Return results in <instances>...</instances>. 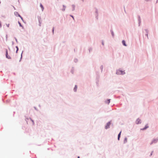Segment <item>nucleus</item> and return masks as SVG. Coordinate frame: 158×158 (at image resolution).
<instances>
[{
	"mask_svg": "<svg viewBox=\"0 0 158 158\" xmlns=\"http://www.w3.org/2000/svg\"><path fill=\"white\" fill-rule=\"evenodd\" d=\"M65 8H66L65 6H63V10H63V11H64V10H65Z\"/></svg>",
	"mask_w": 158,
	"mask_h": 158,
	"instance_id": "f8f14e48",
	"label": "nucleus"
},
{
	"mask_svg": "<svg viewBox=\"0 0 158 158\" xmlns=\"http://www.w3.org/2000/svg\"><path fill=\"white\" fill-rule=\"evenodd\" d=\"M6 57L7 58L9 59H11V57H10V56H8V51H7V49L6 50Z\"/></svg>",
	"mask_w": 158,
	"mask_h": 158,
	"instance_id": "f257e3e1",
	"label": "nucleus"
},
{
	"mask_svg": "<svg viewBox=\"0 0 158 158\" xmlns=\"http://www.w3.org/2000/svg\"><path fill=\"white\" fill-rule=\"evenodd\" d=\"M122 42L124 46H127V45L126 44L125 41L124 40H123Z\"/></svg>",
	"mask_w": 158,
	"mask_h": 158,
	"instance_id": "423d86ee",
	"label": "nucleus"
},
{
	"mask_svg": "<svg viewBox=\"0 0 158 158\" xmlns=\"http://www.w3.org/2000/svg\"><path fill=\"white\" fill-rule=\"evenodd\" d=\"M102 45H104V44H103V43H102Z\"/></svg>",
	"mask_w": 158,
	"mask_h": 158,
	"instance_id": "aec40b11",
	"label": "nucleus"
},
{
	"mask_svg": "<svg viewBox=\"0 0 158 158\" xmlns=\"http://www.w3.org/2000/svg\"><path fill=\"white\" fill-rule=\"evenodd\" d=\"M117 73H118L119 74H123L124 73L123 72L121 71H120V70L118 71H117Z\"/></svg>",
	"mask_w": 158,
	"mask_h": 158,
	"instance_id": "20e7f679",
	"label": "nucleus"
},
{
	"mask_svg": "<svg viewBox=\"0 0 158 158\" xmlns=\"http://www.w3.org/2000/svg\"><path fill=\"white\" fill-rule=\"evenodd\" d=\"M1 3V2H0V4Z\"/></svg>",
	"mask_w": 158,
	"mask_h": 158,
	"instance_id": "412c9836",
	"label": "nucleus"
},
{
	"mask_svg": "<svg viewBox=\"0 0 158 158\" xmlns=\"http://www.w3.org/2000/svg\"><path fill=\"white\" fill-rule=\"evenodd\" d=\"M77 85H75L74 88V91L76 92L77 91Z\"/></svg>",
	"mask_w": 158,
	"mask_h": 158,
	"instance_id": "9b49d317",
	"label": "nucleus"
},
{
	"mask_svg": "<svg viewBox=\"0 0 158 158\" xmlns=\"http://www.w3.org/2000/svg\"><path fill=\"white\" fill-rule=\"evenodd\" d=\"M110 122H108L107 123L106 126H105V128L107 129L110 126Z\"/></svg>",
	"mask_w": 158,
	"mask_h": 158,
	"instance_id": "f03ea898",
	"label": "nucleus"
},
{
	"mask_svg": "<svg viewBox=\"0 0 158 158\" xmlns=\"http://www.w3.org/2000/svg\"><path fill=\"white\" fill-rule=\"evenodd\" d=\"M40 6L42 9V11H43L44 10V7L42 5V4L41 3H40Z\"/></svg>",
	"mask_w": 158,
	"mask_h": 158,
	"instance_id": "39448f33",
	"label": "nucleus"
},
{
	"mask_svg": "<svg viewBox=\"0 0 158 158\" xmlns=\"http://www.w3.org/2000/svg\"><path fill=\"white\" fill-rule=\"evenodd\" d=\"M18 16H19V17H20L21 18V19H23L21 17V16L19 15V14Z\"/></svg>",
	"mask_w": 158,
	"mask_h": 158,
	"instance_id": "2eb2a0df",
	"label": "nucleus"
},
{
	"mask_svg": "<svg viewBox=\"0 0 158 158\" xmlns=\"http://www.w3.org/2000/svg\"><path fill=\"white\" fill-rule=\"evenodd\" d=\"M148 127L147 126V125H146V126H145V127L144 128H143V129H141V130H144Z\"/></svg>",
	"mask_w": 158,
	"mask_h": 158,
	"instance_id": "1a4fd4ad",
	"label": "nucleus"
},
{
	"mask_svg": "<svg viewBox=\"0 0 158 158\" xmlns=\"http://www.w3.org/2000/svg\"><path fill=\"white\" fill-rule=\"evenodd\" d=\"M28 120H29V121H31V122H32V125H33L34 124V121L31 119L30 118L29 119H28Z\"/></svg>",
	"mask_w": 158,
	"mask_h": 158,
	"instance_id": "6e6552de",
	"label": "nucleus"
},
{
	"mask_svg": "<svg viewBox=\"0 0 158 158\" xmlns=\"http://www.w3.org/2000/svg\"><path fill=\"white\" fill-rule=\"evenodd\" d=\"M140 120L138 118L136 121L135 123L136 124H138L140 123Z\"/></svg>",
	"mask_w": 158,
	"mask_h": 158,
	"instance_id": "7ed1b4c3",
	"label": "nucleus"
},
{
	"mask_svg": "<svg viewBox=\"0 0 158 158\" xmlns=\"http://www.w3.org/2000/svg\"><path fill=\"white\" fill-rule=\"evenodd\" d=\"M124 141L126 142H127V138H125V140H124Z\"/></svg>",
	"mask_w": 158,
	"mask_h": 158,
	"instance_id": "ddd939ff",
	"label": "nucleus"
},
{
	"mask_svg": "<svg viewBox=\"0 0 158 158\" xmlns=\"http://www.w3.org/2000/svg\"><path fill=\"white\" fill-rule=\"evenodd\" d=\"M71 16L73 18V19H74V17L73 16Z\"/></svg>",
	"mask_w": 158,
	"mask_h": 158,
	"instance_id": "f3484780",
	"label": "nucleus"
},
{
	"mask_svg": "<svg viewBox=\"0 0 158 158\" xmlns=\"http://www.w3.org/2000/svg\"><path fill=\"white\" fill-rule=\"evenodd\" d=\"M110 99H108L106 101V102L107 104H109L110 102Z\"/></svg>",
	"mask_w": 158,
	"mask_h": 158,
	"instance_id": "9d476101",
	"label": "nucleus"
},
{
	"mask_svg": "<svg viewBox=\"0 0 158 158\" xmlns=\"http://www.w3.org/2000/svg\"><path fill=\"white\" fill-rule=\"evenodd\" d=\"M121 131H120V133H119V134H118V140H119V138H120V135H121Z\"/></svg>",
	"mask_w": 158,
	"mask_h": 158,
	"instance_id": "0eeeda50",
	"label": "nucleus"
},
{
	"mask_svg": "<svg viewBox=\"0 0 158 158\" xmlns=\"http://www.w3.org/2000/svg\"><path fill=\"white\" fill-rule=\"evenodd\" d=\"M77 158H80V157L79 156H78Z\"/></svg>",
	"mask_w": 158,
	"mask_h": 158,
	"instance_id": "6ab92c4d",
	"label": "nucleus"
},
{
	"mask_svg": "<svg viewBox=\"0 0 158 158\" xmlns=\"http://www.w3.org/2000/svg\"><path fill=\"white\" fill-rule=\"evenodd\" d=\"M54 31V28H53V29L52 30V31L53 32Z\"/></svg>",
	"mask_w": 158,
	"mask_h": 158,
	"instance_id": "a211bd4d",
	"label": "nucleus"
},
{
	"mask_svg": "<svg viewBox=\"0 0 158 158\" xmlns=\"http://www.w3.org/2000/svg\"><path fill=\"white\" fill-rule=\"evenodd\" d=\"M19 24L20 26H22L21 25V24L20 23H19Z\"/></svg>",
	"mask_w": 158,
	"mask_h": 158,
	"instance_id": "dca6fc26",
	"label": "nucleus"
},
{
	"mask_svg": "<svg viewBox=\"0 0 158 158\" xmlns=\"http://www.w3.org/2000/svg\"><path fill=\"white\" fill-rule=\"evenodd\" d=\"M16 48H17V50H16V52L17 53V51L18 50V47H16Z\"/></svg>",
	"mask_w": 158,
	"mask_h": 158,
	"instance_id": "4468645a",
	"label": "nucleus"
}]
</instances>
